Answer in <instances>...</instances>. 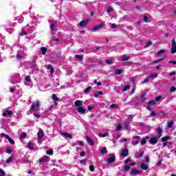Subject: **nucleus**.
I'll return each mask as SVG.
<instances>
[{
	"instance_id": "obj_26",
	"label": "nucleus",
	"mask_w": 176,
	"mask_h": 176,
	"mask_svg": "<svg viewBox=\"0 0 176 176\" xmlns=\"http://www.w3.org/2000/svg\"><path fill=\"white\" fill-rule=\"evenodd\" d=\"M99 137H100L101 138H105V137H108V133H99Z\"/></svg>"
},
{
	"instance_id": "obj_63",
	"label": "nucleus",
	"mask_w": 176,
	"mask_h": 176,
	"mask_svg": "<svg viewBox=\"0 0 176 176\" xmlns=\"http://www.w3.org/2000/svg\"><path fill=\"white\" fill-rule=\"evenodd\" d=\"M25 80H26V82H30V76H25Z\"/></svg>"
},
{
	"instance_id": "obj_41",
	"label": "nucleus",
	"mask_w": 176,
	"mask_h": 176,
	"mask_svg": "<svg viewBox=\"0 0 176 176\" xmlns=\"http://www.w3.org/2000/svg\"><path fill=\"white\" fill-rule=\"evenodd\" d=\"M155 104H156V100H151L150 102H148V104L150 106L155 105Z\"/></svg>"
},
{
	"instance_id": "obj_17",
	"label": "nucleus",
	"mask_w": 176,
	"mask_h": 176,
	"mask_svg": "<svg viewBox=\"0 0 176 176\" xmlns=\"http://www.w3.org/2000/svg\"><path fill=\"white\" fill-rule=\"evenodd\" d=\"M28 148L30 149V151H34V144H32L31 142H29L28 144Z\"/></svg>"
},
{
	"instance_id": "obj_36",
	"label": "nucleus",
	"mask_w": 176,
	"mask_h": 176,
	"mask_svg": "<svg viewBox=\"0 0 176 176\" xmlns=\"http://www.w3.org/2000/svg\"><path fill=\"white\" fill-rule=\"evenodd\" d=\"M117 131H120L122 130V124H118V125L116 126Z\"/></svg>"
},
{
	"instance_id": "obj_47",
	"label": "nucleus",
	"mask_w": 176,
	"mask_h": 176,
	"mask_svg": "<svg viewBox=\"0 0 176 176\" xmlns=\"http://www.w3.org/2000/svg\"><path fill=\"white\" fill-rule=\"evenodd\" d=\"M149 77L148 76L142 82V84H145V83H148V82H149Z\"/></svg>"
},
{
	"instance_id": "obj_54",
	"label": "nucleus",
	"mask_w": 176,
	"mask_h": 176,
	"mask_svg": "<svg viewBox=\"0 0 176 176\" xmlns=\"http://www.w3.org/2000/svg\"><path fill=\"white\" fill-rule=\"evenodd\" d=\"M6 152H7V153H11L12 152V148H7Z\"/></svg>"
},
{
	"instance_id": "obj_12",
	"label": "nucleus",
	"mask_w": 176,
	"mask_h": 176,
	"mask_svg": "<svg viewBox=\"0 0 176 176\" xmlns=\"http://www.w3.org/2000/svg\"><path fill=\"white\" fill-rule=\"evenodd\" d=\"M129 155V150L127 148H124L122 150L120 155L122 157L128 156Z\"/></svg>"
},
{
	"instance_id": "obj_46",
	"label": "nucleus",
	"mask_w": 176,
	"mask_h": 176,
	"mask_svg": "<svg viewBox=\"0 0 176 176\" xmlns=\"http://www.w3.org/2000/svg\"><path fill=\"white\" fill-rule=\"evenodd\" d=\"M162 60H163V58H160V59H158L157 60H154L153 62V64H156L157 63H160V61H162Z\"/></svg>"
},
{
	"instance_id": "obj_5",
	"label": "nucleus",
	"mask_w": 176,
	"mask_h": 176,
	"mask_svg": "<svg viewBox=\"0 0 176 176\" xmlns=\"http://www.w3.org/2000/svg\"><path fill=\"white\" fill-rule=\"evenodd\" d=\"M171 54H175L176 53V42L175 38H173L172 41V47H171Z\"/></svg>"
},
{
	"instance_id": "obj_20",
	"label": "nucleus",
	"mask_w": 176,
	"mask_h": 176,
	"mask_svg": "<svg viewBox=\"0 0 176 176\" xmlns=\"http://www.w3.org/2000/svg\"><path fill=\"white\" fill-rule=\"evenodd\" d=\"M87 141L89 144V145H94V141H93L91 138H90V137L87 136Z\"/></svg>"
},
{
	"instance_id": "obj_4",
	"label": "nucleus",
	"mask_w": 176,
	"mask_h": 176,
	"mask_svg": "<svg viewBox=\"0 0 176 176\" xmlns=\"http://www.w3.org/2000/svg\"><path fill=\"white\" fill-rule=\"evenodd\" d=\"M162 137V134H160L157 135V137H153L150 139V144L151 145H155V144H157V140Z\"/></svg>"
},
{
	"instance_id": "obj_45",
	"label": "nucleus",
	"mask_w": 176,
	"mask_h": 176,
	"mask_svg": "<svg viewBox=\"0 0 176 176\" xmlns=\"http://www.w3.org/2000/svg\"><path fill=\"white\" fill-rule=\"evenodd\" d=\"M106 63H107V64H113V63L112 59L106 60Z\"/></svg>"
},
{
	"instance_id": "obj_44",
	"label": "nucleus",
	"mask_w": 176,
	"mask_h": 176,
	"mask_svg": "<svg viewBox=\"0 0 176 176\" xmlns=\"http://www.w3.org/2000/svg\"><path fill=\"white\" fill-rule=\"evenodd\" d=\"M6 175V174L5 173V172L0 168V176H5Z\"/></svg>"
},
{
	"instance_id": "obj_58",
	"label": "nucleus",
	"mask_w": 176,
	"mask_h": 176,
	"mask_svg": "<svg viewBox=\"0 0 176 176\" xmlns=\"http://www.w3.org/2000/svg\"><path fill=\"white\" fill-rule=\"evenodd\" d=\"M20 35H21V36L27 35V32L22 31L20 32Z\"/></svg>"
},
{
	"instance_id": "obj_10",
	"label": "nucleus",
	"mask_w": 176,
	"mask_h": 176,
	"mask_svg": "<svg viewBox=\"0 0 176 176\" xmlns=\"http://www.w3.org/2000/svg\"><path fill=\"white\" fill-rule=\"evenodd\" d=\"M102 27H104V23H100V24L95 26L94 28L92 29V32H97V31H98V30H101V28H102Z\"/></svg>"
},
{
	"instance_id": "obj_61",
	"label": "nucleus",
	"mask_w": 176,
	"mask_h": 176,
	"mask_svg": "<svg viewBox=\"0 0 176 176\" xmlns=\"http://www.w3.org/2000/svg\"><path fill=\"white\" fill-rule=\"evenodd\" d=\"M169 64H174V65H175L176 64V61L175 60H170L169 61Z\"/></svg>"
},
{
	"instance_id": "obj_18",
	"label": "nucleus",
	"mask_w": 176,
	"mask_h": 176,
	"mask_svg": "<svg viewBox=\"0 0 176 176\" xmlns=\"http://www.w3.org/2000/svg\"><path fill=\"white\" fill-rule=\"evenodd\" d=\"M12 116V111H10V110H6V111L4 112V113H3V116Z\"/></svg>"
},
{
	"instance_id": "obj_31",
	"label": "nucleus",
	"mask_w": 176,
	"mask_h": 176,
	"mask_svg": "<svg viewBox=\"0 0 176 176\" xmlns=\"http://www.w3.org/2000/svg\"><path fill=\"white\" fill-rule=\"evenodd\" d=\"M98 96H102V91H98L96 94H94V97L97 98Z\"/></svg>"
},
{
	"instance_id": "obj_6",
	"label": "nucleus",
	"mask_w": 176,
	"mask_h": 176,
	"mask_svg": "<svg viewBox=\"0 0 176 176\" xmlns=\"http://www.w3.org/2000/svg\"><path fill=\"white\" fill-rule=\"evenodd\" d=\"M1 137H6V138L8 140L10 144H11L12 145H14V140H13L12 138H10V137H9V135H8L7 134H5V133H1Z\"/></svg>"
},
{
	"instance_id": "obj_56",
	"label": "nucleus",
	"mask_w": 176,
	"mask_h": 176,
	"mask_svg": "<svg viewBox=\"0 0 176 176\" xmlns=\"http://www.w3.org/2000/svg\"><path fill=\"white\" fill-rule=\"evenodd\" d=\"M89 170H90V171H94V166L93 165H90Z\"/></svg>"
},
{
	"instance_id": "obj_7",
	"label": "nucleus",
	"mask_w": 176,
	"mask_h": 176,
	"mask_svg": "<svg viewBox=\"0 0 176 176\" xmlns=\"http://www.w3.org/2000/svg\"><path fill=\"white\" fill-rule=\"evenodd\" d=\"M128 120H129V121H126L124 124V130H129V126H130V122H131V120H133V118L129 117Z\"/></svg>"
},
{
	"instance_id": "obj_27",
	"label": "nucleus",
	"mask_w": 176,
	"mask_h": 176,
	"mask_svg": "<svg viewBox=\"0 0 176 176\" xmlns=\"http://www.w3.org/2000/svg\"><path fill=\"white\" fill-rule=\"evenodd\" d=\"M47 69H50L51 74L54 73V69H53L50 65H47Z\"/></svg>"
},
{
	"instance_id": "obj_52",
	"label": "nucleus",
	"mask_w": 176,
	"mask_h": 176,
	"mask_svg": "<svg viewBox=\"0 0 176 176\" xmlns=\"http://www.w3.org/2000/svg\"><path fill=\"white\" fill-rule=\"evenodd\" d=\"M88 111H91L92 109H94V107L93 106H87Z\"/></svg>"
},
{
	"instance_id": "obj_11",
	"label": "nucleus",
	"mask_w": 176,
	"mask_h": 176,
	"mask_svg": "<svg viewBox=\"0 0 176 176\" xmlns=\"http://www.w3.org/2000/svg\"><path fill=\"white\" fill-rule=\"evenodd\" d=\"M138 174H141V170H138L135 168L132 169V171L131 172V175L135 176Z\"/></svg>"
},
{
	"instance_id": "obj_24",
	"label": "nucleus",
	"mask_w": 176,
	"mask_h": 176,
	"mask_svg": "<svg viewBox=\"0 0 176 176\" xmlns=\"http://www.w3.org/2000/svg\"><path fill=\"white\" fill-rule=\"evenodd\" d=\"M140 167H141L142 170H148V165H146L145 164H142L140 165Z\"/></svg>"
},
{
	"instance_id": "obj_8",
	"label": "nucleus",
	"mask_w": 176,
	"mask_h": 176,
	"mask_svg": "<svg viewBox=\"0 0 176 176\" xmlns=\"http://www.w3.org/2000/svg\"><path fill=\"white\" fill-rule=\"evenodd\" d=\"M39 107V101L37 100L36 102H34L31 105L30 109H32V111H35V109H38Z\"/></svg>"
},
{
	"instance_id": "obj_53",
	"label": "nucleus",
	"mask_w": 176,
	"mask_h": 176,
	"mask_svg": "<svg viewBox=\"0 0 176 176\" xmlns=\"http://www.w3.org/2000/svg\"><path fill=\"white\" fill-rule=\"evenodd\" d=\"M130 162H131V160L130 158H127L125 160L124 163H125V164H127V163H130Z\"/></svg>"
},
{
	"instance_id": "obj_57",
	"label": "nucleus",
	"mask_w": 176,
	"mask_h": 176,
	"mask_svg": "<svg viewBox=\"0 0 176 176\" xmlns=\"http://www.w3.org/2000/svg\"><path fill=\"white\" fill-rule=\"evenodd\" d=\"M160 100H162V96H157L155 98V101H160Z\"/></svg>"
},
{
	"instance_id": "obj_40",
	"label": "nucleus",
	"mask_w": 176,
	"mask_h": 176,
	"mask_svg": "<svg viewBox=\"0 0 176 176\" xmlns=\"http://www.w3.org/2000/svg\"><path fill=\"white\" fill-rule=\"evenodd\" d=\"M146 144V139L142 138L141 140V145H145Z\"/></svg>"
},
{
	"instance_id": "obj_34",
	"label": "nucleus",
	"mask_w": 176,
	"mask_h": 176,
	"mask_svg": "<svg viewBox=\"0 0 176 176\" xmlns=\"http://www.w3.org/2000/svg\"><path fill=\"white\" fill-rule=\"evenodd\" d=\"M11 162H13V157H10L7 160H6V163L9 164L11 163Z\"/></svg>"
},
{
	"instance_id": "obj_42",
	"label": "nucleus",
	"mask_w": 176,
	"mask_h": 176,
	"mask_svg": "<svg viewBox=\"0 0 176 176\" xmlns=\"http://www.w3.org/2000/svg\"><path fill=\"white\" fill-rule=\"evenodd\" d=\"M166 51L164 50H162L156 54V56H160V54H162V53H164Z\"/></svg>"
},
{
	"instance_id": "obj_15",
	"label": "nucleus",
	"mask_w": 176,
	"mask_h": 176,
	"mask_svg": "<svg viewBox=\"0 0 176 176\" xmlns=\"http://www.w3.org/2000/svg\"><path fill=\"white\" fill-rule=\"evenodd\" d=\"M121 60H122V61H127V60H130V56H129L127 55H122L121 57Z\"/></svg>"
},
{
	"instance_id": "obj_32",
	"label": "nucleus",
	"mask_w": 176,
	"mask_h": 176,
	"mask_svg": "<svg viewBox=\"0 0 176 176\" xmlns=\"http://www.w3.org/2000/svg\"><path fill=\"white\" fill-rule=\"evenodd\" d=\"M91 90V87H88L87 89H85L84 93L86 94L87 93H89Z\"/></svg>"
},
{
	"instance_id": "obj_37",
	"label": "nucleus",
	"mask_w": 176,
	"mask_h": 176,
	"mask_svg": "<svg viewBox=\"0 0 176 176\" xmlns=\"http://www.w3.org/2000/svg\"><path fill=\"white\" fill-rule=\"evenodd\" d=\"M76 57L78 58V60H83V55H76Z\"/></svg>"
},
{
	"instance_id": "obj_9",
	"label": "nucleus",
	"mask_w": 176,
	"mask_h": 176,
	"mask_svg": "<svg viewBox=\"0 0 176 176\" xmlns=\"http://www.w3.org/2000/svg\"><path fill=\"white\" fill-rule=\"evenodd\" d=\"M50 160V159L49 158V157L47 155H45L43 157H41L39 160L40 163H47L49 162V161Z\"/></svg>"
},
{
	"instance_id": "obj_1",
	"label": "nucleus",
	"mask_w": 176,
	"mask_h": 176,
	"mask_svg": "<svg viewBox=\"0 0 176 176\" xmlns=\"http://www.w3.org/2000/svg\"><path fill=\"white\" fill-rule=\"evenodd\" d=\"M74 105L76 107V111L78 112V113H86V109L83 108V104H82V100H76L74 102Z\"/></svg>"
},
{
	"instance_id": "obj_35",
	"label": "nucleus",
	"mask_w": 176,
	"mask_h": 176,
	"mask_svg": "<svg viewBox=\"0 0 176 176\" xmlns=\"http://www.w3.org/2000/svg\"><path fill=\"white\" fill-rule=\"evenodd\" d=\"M127 90H130V86L125 85L123 88V91H127Z\"/></svg>"
},
{
	"instance_id": "obj_39",
	"label": "nucleus",
	"mask_w": 176,
	"mask_h": 176,
	"mask_svg": "<svg viewBox=\"0 0 176 176\" xmlns=\"http://www.w3.org/2000/svg\"><path fill=\"white\" fill-rule=\"evenodd\" d=\"M157 131L159 135H160V134H162V133L163 132V130H162V128H161V127H158V128L157 129Z\"/></svg>"
},
{
	"instance_id": "obj_19",
	"label": "nucleus",
	"mask_w": 176,
	"mask_h": 176,
	"mask_svg": "<svg viewBox=\"0 0 176 176\" xmlns=\"http://www.w3.org/2000/svg\"><path fill=\"white\" fill-rule=\"evenodd\" d=\"M148 78L150 79H155V78H157V74L156 73H151L149 76Z\"/></svg>"
},
{
	"instance_id": "obj_21",
	"label": "nucleus",
	"mask_w": 176,
	"mask_h": 176,
	"mask_svg": "<svg viewBox=\"0 0 176 176\" xmlns=\"http://www.w3.org/2000/svg\"><path fill=\"white\" fill-rule=\"evenodd\" d=\"M173 126H174V121L171 120L169 122H168V124H167L168 129H171V127H173Z\"/></svg>"
},
{
	"instance_id": "obj_48",
	"label": "nucleus",
	"mask_w": 176,
	"mask_h": 176,
	"mask_svg": "<svg viewBox=\"0 0 176 176\" xmlns=\"http://www.w3.org/2000/svg\"><path fill=\"white\" fill-rule=\"evenodd\" d=\"M111 12H113V8L109 7V8L107 9V13H111Z\"/></svg>"
},
{
	"instance_id": "obj_55",
	"label": "nucleus",
	"mask_w": 176,
	"mask_h": 176,
	"mask_svg": "<svg viewBox=\"0 0 176 176\" xmlns=\"http://www.w3.org/2000/svg\"><path fill=\"white\" fill-rule=\"evenodd\" d=\"M132 145H137L138 144V140L136 141H132L131 142Z\"/></svg>"
},
{
	"instance_id": "obj_59",
	"label": "nucleus",
	"mask_w": 176,
	"mask_h": 176,
	"mask_svg": "<svg viewBox=\"0 0 176 176\" xmlns=\"http://www.w3.org/2000/svg\"><path fill=\"white\" fill-rule=\"evenodd\" d=\"M116 107H117V104H111V105L110 106V108L113 109V108H116Z\"/></svg>"
},
{
	"instance_id": "obj_49",
	"label": "nucleus",
	"mask_w": 176,
	"mask_h": 176,
	"mask_svg": "<svg viewBox=\"0 0 176 176\" xmlns=\"http://www.w3.org/2000/svg\"><path fill=\"white\" fill-rule=\"evenodd\" d=\"M176 91L175 87H171L170 91H171L172 93H174V91Z\"/></svg>"
},
{
	"instance_id": "obj_14",
	"label": "nucleus",
	"mask_w": 176,
	"mask_h": 176,
	"mask_svg": "<svg viewBox=\"0 0 176 176\" xmlns=\"http://www.w3.org/2000/svg\"><path fill=\"white\" fill-rule=\"evenodd\" d=\"M37 135H38V140H41L45 135V133H43V131L41 129L38 131Z\"/></svg>"
},
{
	"instance_id": "obj_23",
	"label": "nucleus",
	"mask_w": 176,
	"mask_h": 176,
	"mask_svg": "<svg viewBox=\"0 0 176 176\" xmlns=\"http://www.w3.org/2000/svg\"><path fill=\"white\" fill-rule=\"evenodd\" d=\"M100 153H102V155H107V153H108V151H107V148H102L100 151Z\"/></svg>"
},
{
	"instance_id": "obj_22",
	"label": "nucleus",
	"mask_w": 176,
	"mask_h": 176,
	"mask_svg": "<svg viewBox=\"0 0 176 176\" xmlns=\"http://www.w3.org/2000/svg\"><path fill=\"white\" fill-rule=\"evenodd\" d=\"M41 52L42 54H46V52H47V48H46L45 47H42L41 48Z\"/></svg>"
},
{
	"instance_id": "obj_16",
	"label": "nucleus",
	"mask_w": 176,
	"mask_h": 176,
	"mask_svg": "<svg viewBox=\"0 0 176 176\" xmlns=\"http://www.w3.org/2000/svg\"><path fill=\"white\" fill-rule=\"evenodd\" d=\"M60 134L62 135H64V137H66V138H72V135H71L69 133L65 132H61Z\"/></svg>"
},
{
	"instance_id": "obj_50",
	"label": "nucleus",
	"mask_w": 176,
	"mask_h": 176,
	"mask_svg": "<svg viewBox=\"0 0 176 176\" xmlns=\"http://www.w3.org/2000/svg\"><path fill=\"white\" fill-rule=\"evenodd\" d=\"M129 170H130V166H126L124 167V171H125V172L129 171Z\"/></svg>"
},
{
	"instance_id": "obj_29",
	"label": "nucleus",
	"mask_w": 176,
	"mask_h": 176,
	"mask_svg": "<svg viewBox=\"0 0 176 176\" xmlns=\"http://www.w3.org/2000/svg\"><path fill=\"white\" fill-rule=\"evenodd\" d=\"M126 141H129V142H130V141H131V139H124V138H122L120 140V142L121 143H123V142H126Z\"/></svg>"
},
{
	"instance_id": "obj_33",
	"label": "nucleus",
	"mask_w": 176,
	"mask_h": 176,
	"mask_svg": "<svg viewBox=\"0 0 176 176\" xmlns=\"http://www.w3.org/2000/svg\"><path fill=\"white\" fill-rule=\"evenodd\" d=\"M25 137H27V133H23L21 134V135H20L21 140H24V138H25Z\"/></svg>"
},
{
	"instance_id": "obj_30",
	"label": "nucleus",
	"mask_w": 176,
	"mask_h": 176,
	"mask_svg": "<svg viewBox=\"0 0 176 176\" xmlns=\"http://www.w3.org/2000/svg\"><path fill=\"white\" fill-rule=\"evenodd\" d=\"M52 100H54V102H57L58 101V98H57V96H56V94H53L52 95Z\"/></svg>"
},
{
	"instance_id": "obj_28",
	"label": "nucleus",
	"mask_w": 176,
	"mask_h": 176,
	"mask_svg": "<svg viewBox=\"0 0 176 176\" xmlns=\"http://www.w3.org/2000/svg\"><path fill=\"white\" fill-rule=\"evenodd\" d=\"M123 72L119 69H116L115 71V75H120Z\"/></svg>"
},
{
	"instance_id": "obj_38",
	"label": "nucleus",
	"mask_w": 176,
	"mask_h": 176,
	"mask_svg": "<svg viewBox=\"0 0 176 176\" xmlns=\"http://www.w3.org/2000/svg\"><path fill=\"white\" fill-rule=\"evenodd\" d=\"M46 153H47V155H49L50 156H52V155H53V150H47V151H46Z\"/></svg>"
},
{
	"instance_id": "obj_64",
	"label": "nucleus",
	"mask_w": 176,
	"mask_h": 176,
	"mask_svg": "<svg viewBox=\"0 0 176 176\" xmlns=\"http://www.w3.org/2000/svg\"><path fill=\"white\" fill-rule=\"evenodd\" d=\"M146 109L148 110V111H151L152 109L151 108V105L148 104L147 107H146Z\"/></svg>"
},
{
	"instance_id": "obj_62",
	"label": "nucleus",
	"mask_w": 176,
	"mask_h": 176,
	"mask_svg": "<svg viewBox=\"0 0 176 176\" xmlns=\"http://www.w3.org/2000/svg\"><path fill=\"white\" fill-rule=\"evenodd\" d=\"M150 116H156V113L155 111H152Z\"/></svg>"
},
{
	"instance_id": "obj_60",
	"label": "nucleus",
	"mask_w": 176,
	"mask_h": 176,
	"mask_svg": "<svg viewBox=\"0 0 176 176\" xmlns=\"http://www.w3.org/2000/svg\"><path fill=\"white\" fill-rule=\"evenodd\" d=\"M144 21L145 23H148V17H147L146 16H145L144 17Z\"/></svg>"
},
{
	"instance_id": "obj_25",
	"label": "nucleus",
	"mask_w": 176,
	"mask_h": 176,
	"mask_svg": "<svg viewBox=\"0 0 176 176\" xmlns=\"http://www.w3.org/2000/svg\"><path fill=\"white\" fill-rule=\"evenodd\" d=\"M170 136H165V137H163L162 138V142H166V141H168V140H170Z\"/></svg>"
},
{
	"instance_id": "obj_13",
	"label": "nucleus",
	"mask_w": 176,
	"mask_h": 176,
	"mask_svg": "<svg viewBox=\"0 0 176 176\" xmlns=\"http://www.w3.org/2000/svg\"><path fill=\"white\" fill-rule=\"evenodd\" d=\"M87 23H89V20H85V21H81L79 23L80 27H86L87 25Z\"/></svg>"
},
{
	"instance_id": "obj_43",
	"label": "nucleus",
	"mask_w": 176,
	"mask_h": 176,
	"mask_svg": "<svg viewBox=\"0 0 176 176\" xmlns=\"http://www.w3.org/2000/svg\"><path fill=\"white\" fill-rule=\"evenodd\" d=\"M54 28H56V23H52L50 25V30L52 31H53V30H54Z\"/></svg>"
},
{
	"instance_id": "obj_3",
	"label": "nucleus",
	"mask_w": 176,
	"mask_h": 176,
	"mask_svg": "<svg viewBox=\"0 0 176 176\" xmlns=\"http://www.w3.org/2000/svg\"><path fill=\"white\" fill-rule=\"evenodd\" d=\"M20 80H21V78H20V74H16L12 76V83L16 85V83H19Z\"/></svg>"
},
{
	"instance_id": "obj_51",
	"label": "nucleus",
	"mask_w": 176,
	"mask_h": 176,
	"mask_svg": "<svg viewBox=\"0 0 176 176\" xmlns=\"http://www.w3.org/2000/svg\"><path fill=\"white\" fill-rule=\"evenodd\" d=\"M151 45H152V42L148 41L146 44V47H148V46H151Z\"/></svg>"
},
{
	"instance_id": "obj_2",
	"label": "nucleus",
	"mask_w": 176,
	"mask_h": 176,
	"mask_svg": "<svg viewBox=\"0 0 176 176\" xmlns=\"http://www.w3.org/2000/svg\"><path fill=\"white\" fill-rule=\"evenodd\" d=\"M116 159V157L115 156V154L109 155V157L106 160L107 166H109V164H112V163H115Z\"/></svg>"
}]
</instances>
